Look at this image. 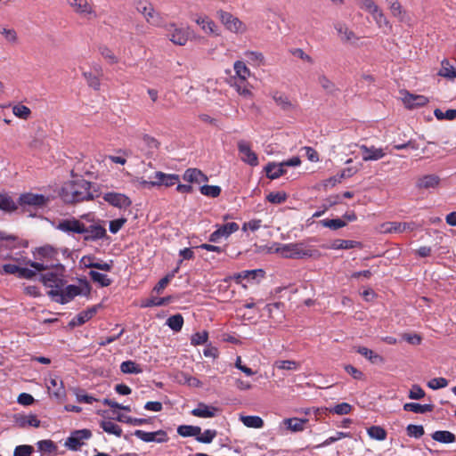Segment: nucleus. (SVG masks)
Masks as SVG:
<instances>
[{"mask_svg":"<svg viewBox=\"0 0 456 456\" xmlns=\"http://www.w3.org/2000/svg\"><path fill=\"white\" fill-rule=\"evenodd\" d=\"M391 15L399 22L409 24L411 18L399 0H385Z\"/></svg>","mask_w":456,"mask_h":456,"instance_id":"nucleus-13","label":"nucleus"},{"mask_svg":"<svg viewBox=\"0 0 456 456\" xmlns=\"http://www.w3.org/2000/svg\"><path fill=\"white\" fill-rule=\"evenodd\" d=\"M178 380L180 383H183L192 387H200L202 383L197 378L192 377L187 373L182 372L178 376Z\"/></svg>","mask_w":456,"mask_h":456,"instance_id":"nucleus-45","label":"nucleus"},{"mask_svg":"<svg viewBox=\"0 0 456 456\" xmlns=\"http://www.w3.org/2000/svg\"><path fill=\"white\" fill-rule=\"evenodd\" d=\"M216 431L207 429L203 433L200 432V435H198L197 441L204 444H208L212 442V440L216 437Z\"/></svg>","mask_w":456,"mask_h":456,"instance_id":"nucleus-63","label":"nucleus"},{"mask_svg":"<svg viewBox=\"0 0 456 456\" xmlns=\"http://www.w3.org/2000/svg\"><path fill=\"white\" fill-rule=\"evenodd\" d=\"M58 252L52 246L46 245L37 249V257L39 263L50 264L59 263L57 259Z\"/></svg>","mask_w":456,"mask_h":456,"instance_id":"nucleus-19","label":"nucleus"},{"mask_svg":"<svg viewBox=\"0 0 456 456\" xmlns=\"http://www.w3.org/2000/svg\"><path fill=\"white\" fill-rule=\"evenodd\" d=\"M102 56L110 64H116L118 62V58L116 54L108 47H103L101 49Z\"/></svg>","mask_w":456,"mask_h":456,"instance_id":"nucleus-64","label":"nucleus"},{"mask_svg":"<svg viewBox=\"0 0 456 456\" xmlns=\"http://www.w3.org/2000/svg\"><path fill=\"white\" fill-rule=\"evenodd\" d=\"M15 240L16 238L14 236L0 232V248L4 247L8 248H15Z\"/></svg>","mask_w":456,"mask_h":456,"instance_id":"nucleus-58","label":"nucleus"},{"mask_svg":"<svg viewBox=\"0 0 456 456\" xmlns=\"http://www.w3.org/2000/svg\"><path fill=\"white\" fill-rule=\"evenodd\" d=\"M318 84L323 90L328 93H332L335 90L334 83L324 75L319 76Z\"/></svg>","mask_w":456,"mask_h":456,"instance_id":"nucleus-62","label":"nucleus"},{"mask_svg":"<svg viewBox=\"0 0 456 456\" xmlns=\"http://www.w3.org/2000/svg\"><path fill=\"white\" fill-rule=\"evenodd\" d=\"M436 118L439 120L447 119L452 120L456 118V110H447L446 111H443L440 109H436L434 111Z\"/></svg>","mask_w":456,"mask_h":456,"instance_id":"nucleus-59","label":"nucleus"},{"mask_svg":"<svg viewBox=\"0 0 456 456\" xmlns=\"http://www.w3.org/2000/svg\"><path fill=\"white\" fill-rule=\"evenodd\" d=\"M16 264H6L2 267V273L5 274H16L19 278L23 279H32L36 276V271L28 267H22V264L28 265V261H25V259L16 258Z\"/></svg>","mask_w":456,"mask_h":456,"instance_id":"nucleus-7","label":"nucleus"},{"mask_svg":"<svg viewBox=\"0 0 456 456\" xmlns=\"http://www.w3.org/2000/svg\"><path fill=\"white\" fill-rule=\"evenodd\" d=\"M28 265L33 268L36 273L53 269L52 272H48L41 276V281L45 286L55 288L56 289L63 286V273L65 269L60 263L45 264L28 260Z\"/></svg>","mask_w":456,"mask_h":456,"instance_id":"nucleus-2","label":"nucleus"},{"mask_svg":"<svg viewBox=\"0 0 456 456\" xmlns=\"http://www.w3.org/2000/svg\"><path fill=\"white\" fill-rule=\"evenodd\" d=\"M432 437L434 440L440 442V443H452L455 440V436L451 433L450 431H436Z\"/></svg>","mask_w":456,"mask_h":456,"instance_id":"nucleus-44","label":"nucleus"},{"mask_svg":"<svg viewBox=\"0 0 456 456\" xmlns=\"http://www.w3.org/2000/svg\"><path fill=\"white\" fill-rule=\"evenodd\" d=\"M180 181V177L175 174H165L161 171H158L155 173L153 180L146 181L142 180L141 184L144 188H151L164 185L166 187H170L175 185Z\"/></svg>","mask_w":456,"mask_h":456,"instance_id":"nucleus-8","label":"nucleus"},{"mask_svg":"<svg viewBox=\"0 0 456 456\" xmlns=\"http://www.w3.org/2000/svg\"><path fill=\"white\" fill-rule=\"evenodd\" d=\"M287 199V194L283 191H273L270 192L266 196V200L273 204H281L284 202Z\"/></svg>","mask_w":456,"mask_h":456,"instance_id":"nucleus-61","label":"nucleus"},{"mask_svg":"<svg viewBox=\"0 0 456 456\" xmlns=\"http://www.w3.org/2000/svg\"><path fill=\"white\" fill-rule=\"evenodd\" d=\"M120 370L123 373H141L142 368L133 361L123 362L120 365Z\"/></svg>","mask_w":456,"mask_h":456,"instance_id":"nucleus-50","label":"nucleus"},{"mask_svg":"<svg viewBox=\"0 0 456 456\" xmlns=\"http://www.w3.org/2000/svg\"><path fill=\"white\" fill-rule=\"evenodd\" d=\"M234 75L230 78V85L236 92L246 99L253 97L252 86L248 82V77L251 76L250 69L247 67L245 62L237 61L233 64Z\"/></svg>","mask_w":456,"mask_h":456,"instance_id":"nucleus-3","label":"nucleus"},{"mask_svg":"<svg viewBox=\"0 0 456 456\" xmlns=\"http://www.w3.org/2000/svg\"><path fill=\"white\" fill-rule=\"evenodd\" d=\"M195 22L207 34L218 36V27L215 21L206 15H199L195 19Z\"/></svg>","mask_w":456,"mask_h":456,"instance_id":"nucleus-23","label":"nucleus"},{"mask_svg":"<svg viewBox=\"0 0 456 456\" xmlns=\"http://www.w3.org/2000/svg\"><path fill=\"white\" fill-rule=\"evenodd\" d=\"M273 99L283 110H291L295 108L289 98L283 93L274 92L273 94Z\"/></svg>","mask_w":456,"mask_h":456,"instance_id":"nucleus-33","label":"nucleus"},{"mask_svg":"<svg viewBox=\"0 0 456 456\" xmlns=\"http://www.w3.org/2000/svg\"><path fill=\"white\" fill-rule=\"evenodd\" d=\"M441 178L436 174H426L417 178L415 186L419 190H436L440 186Z\"/></svg>","mask_w":456,"mask_h":456,"instance_id":"nucleus-15","label":"nucleus"},{"mask_svg":"<svg viewBox=\"0 0 456 456\" xmlns=\"http://www.w3.org/2000/svg\"><path fill=\"white\" fill-rule=\"evenodd\" d=\"M276 252L286 258H302L313 256L312 250L306 249L301 242L284 244L277 248Z\"/></svg>","mask_w":456,"mask_h":456,"instance_id":"nucleus-6","label":"nucleus"},{"mask_svg":"<svg viewBox=\"0 0 456 456\" xmlns=\"http://www.w3.org/2000/svg\"><path fill=\"white\" fill-rule=\"evenodd\" d=\"M75 395L77 397V402L83 403H93L94 402H96L97 399L90 395H87L84 390L81 389H76L74 391Z\"/></svg>","mask_w":456,"mask_h":456,"instance_id":"nucleus-60","label":"nucleus"},{"mask_svg":"<svg viewBox=\"0 0 456 456\" xmlns=\"http://www.w3.org/2000/svg\"><path fill=\"white\" fill-rule=\"evenodd\" d=\"M38 449L43 453H55L56 446L51 440H43L37 443Z\"/></svg>","mask_w":456,"mask_h":456,"instance_id":"nucleus-55","label":"nucleus"},{"mask_svg":"<svg viewBox=\"0 0 456 456\" xmlns=\"http://www.w3.org/2000/svg\"><path fill=\"white\" fill-rule=\"evenodd\" d=\"M216 230L209 236V241L214 243L219 242L222 239H227L231 234L239 230V224L235 222L216 225Z\"/></svg>","mask_w":456,"mask_h":456,"instance_id":"nucleus-12","label":"nucleus"},{"mask_svg":"<svg viewBox=\"0 0 456 456\" xmlns=\"http://www.w3.org/2000/svg\"><path fill=\"white\" fill-rule=\"evenodd\" d=\"M20 204L35 207L45 206L48 199L42 194L25 193L20 197Z\"/></svg>","mask_w":456,"mask_h":456,"instance_id":"nucleus-25","label":"nucleus"},{"mask_svg":"<svg viewBox=\"0 0 456 456\" xmlns=\"http://www.w3.org/2000/svg\"><path fill=\"white\" fill-rule=\"evenodd\" d=\"M79 294H81V289L76 285H69L64 289H52L48 292L50 297L61 304L69 302Z\"/></svg>","mask_w":456,"mask_h":456,"instance_id":"nucleus-10","label":"nucleus"},{"mask_svg":"<svg viewBox=\"0 0 456 456\" xmlns=\"http://www.w3.org/2000/svg\"><path fill=\"white\" fill-rule=\"evenodd\" d=\"M82 75L86 79L88 86L95 91H99L101 89L100 77L102 75L101 68L97 69V73H93L92 71H85Z\"/></svg>","mask_w":456,"mask_h":456,"instance_id":"nucleus-29","label":"nucleus"},{"mask_svg":"<svg viewBox=\"0 0 456 456\" xmlns=\"http://www.w3.org/2000/svg\"><path fill=\"white\" fill-rule=\"evenodd\" d=\"M274 367L279 370H297L299 369V363L291 360L276 361L274 362Z\"/></svg>","mask_w":456,"mask_h":456,"instance_id":"nucleus-48","label":"nucleus"},{"mask_svg":"<svg viewBox=\"0 0 456 456\" xmlns=\"http://www.w3.org/2000/svg\"><path fill=\"white\" fill-rule=\"evenodd\" d=\"M240 420L248 428H261L264 426V420L258 416H241Z\"/></svg>","mask_w":456,"mask_h":456,"instance_id":"nucleus-41","label":"nucleus"},{"mask_svg":"<svg viewBox=\"0 0 456 456\" xmlns=\"http://www.w3.org/2000/svg\"><path fill=\"white\" fill-rule=\"evenodd\" d=\"M200 192L205 196L216 198L220 195L221 188L216 185H203L200 187Z\"/></svg>","mask_w":456,"mask_h":456,"instance_id":"nucleus-56","label":"nucleus"},{"mask_svg":"<svg viewBox=\"0 0 456 456\" xmlns=\"http://www.w3.org/2000/svg\"><path fill=\"white\" fill-rule=\"evenodd\" d=\"M434 409L432 404H419L416 403H407L403 405V410L406 411H412L414 413H426L430 412Z\"/></svg>","mask_w":456,"mask_h":456,"instance_id":"nucleus-36","label":"nucleus"},{"mask_svg":"<svg viewBox=\"0 0 456 456\" xmlns=\"http://www.w3.org/2000/svg\"><path fill=\"white\" fill-rule=\"evenodd\" d=\"M417 228V224L413 222H387L380 225V232L383 233H403L405 232H412Z\"/></svg>","mask_w":456,"mask_h":456,"instance_id":"nucleus-11","label":"nucleus"},{"mask_svg":"<svg viewBox=\"0 0 456 456\" xmlns=\"http://www.w3.org/2000/svg\"><path fill=\"white\" fill-rule=\"evenodd\" d=\"M330 412L338 415H346L352 411V406L347 403H341L329 409Z\"/></svg>","mask_w":456,"mask_h":456,"instance_id":"nucleus-57","label":"nucleus"},{"mask_svg":"<svg viewBox=\"0 0 456 456\" xmlns=\"http://www.w3.org/2000/svg\"><path fill=\"white\" fill-rule=\"evenodd\" d=\"M103 199L110 205L119 208H126L131 205L130 199L122 193L108 192L104 194Z\"/></svg>","mask_w":456,"mask_h":456,"instance_id":"nucleus-20","label":"nucleus"},{"mask_svg":"<svg viewBox=\"0 0 456 456\" xmlns=\"http://www.w3.org/2000/svg\"><path fill=\"white\" fill-rule=\"evenodd\" d=\"M138 12L143 15L148 23L153 26L160 24L159 14L154 10L151 4L146 1H141L137 4Z\"/></svg>","mask_w":456,"mask_h":456,"instance_id":"nucleus-14","label":"nucleus"},{"mask_svg":"<svg viewBox=\"0 0 456 456\" xmlns=\"http://www.w3.org/2000/svg\"><path fill=\"white\" fill-rule=\"evenodd\" d=\"M456 67L452 65L447 60H444L441 62V69L438 75L446 78H455Z\"/></svg>","mask_w":456,"mask_h":456,"instance_id":"nucleus-38","label":"nucleus"},{"mask_svg":"<svg viewBox=\"0 0 456 456\" xmlns=\"http://www.w3.org/2000/svg\"><path fill=\"white\" fill-rule=\"evenodd\" d=\"M238 150L240 154V159L250 165L251 167H256L258 165V158L257 155L251 150L248 142L240 140L238 142Z\"/></svg>","mask_w":456,"mask_h":456,"instance_id":"nucleus-16","label":"nucleus"},{"mask_svg":"<svg viewBox=\"0 0 456 456\" xmlns=\"http://www.w3.org/2000/svg\"><path fill=\"white\" fill-rule=\"evenodd\" d=\"M219 411L217 407L200 403L198 406L191 411V414L199 418H213Z\"/></svg>","mask_w":456,"mask_h":456,"instance_id":"nucleus-27","label":"nucleus"},{"mask_svg":"<svg viewBox=\"0 0 456 456\" xmlns=\"http://www.w3.org/2000/svg\"><path fill=\"white\" fill-rule=\"evenodd\" d=\"M0 35L10 45H17L19 43V37L17 31L8 26H0Z\"/></svg>","mask_w":456,"mask_h":456,"instance_id":"nucleus-34","label":"nucleus"},{"mask_svg":"<svg viewBox=\"0 0 456 456\" xmlns=\"http://www.w3.org/2000/svg\"><path fill=\"white\" fill-rule=\"evenodd\" d=\"M91 185V183L84 179L67 182L61 189L60 197L65 203L69 204L93 200L94 194L90 191Z\"/></svg>","mask_w":456,"mask_h":456,"instance_id":"nucleus-1","label":"nucleus"},{"mask_svg":"<svg viewBox=\"0 0 456 456\" xmlns=\"http://www.w3.org/2000/svg\"><path fill=\"white\" fill-rule=\"evenodd\" d=\"M340 40L344 43L355 44L359 37L346 25L338 23L335 26Z\"/></svg>","mask_w":456,"mask_h":456,"instance_id":"nucleus-26","label":"nucleus"},{"mask_svg":"<svg viewBox=\"0 0 456 456\" xmlns=\"http://www.w3.org/2000/svg\"><path fill=\"white\" fill-rule=\"evenodd\" d=\"M360 150L362 152V159L364 161L379 160L385 156V153L381 148H376L374 146L367 147L366 145H361Z\"/></svg>","mask_w":456,"mask_h":456,"instance_id":"nucleus-28","label":"nucleus"},{"mask_svg":"<svg viewBox=\"0 0 456 456\" xmlns=\"http://www.w3.org/2000/svg\"><path fill=\"white\" fill-rule=\"evenodd\" d=\"M321 224L324 227L338 230L346 226V223L339 218L337 219H324L321 221Z\"/></svg>","mask_w":456,"mask_h":456,"instance_id":"nucleus-54","label":"nucleus"},{"mask_svg":"<svg viewBox=\"0 0 456 456\" xmlns=\"http://www.w3.org/2000/svg\"><path fill=\"white\" fill-rule=\"evenodd\" d=\"M48 390L52 388H56L53 391V394L55 397L59 398L64 395V389L61 386V381H59L57 379H51L49 384L47 385Z\"/></svg>","mask_w":456,"mask_h":456,"instance_id":"nucleus-52","label":"nucleus"},{"mask_svg":"<svg viewBox=\"0 0 456 456\" xmlns=\"http://www.w3.org/2000/svg\"><path fill=\"white\" fill-rule=\"evenodd\" d=\"M89 276L94 282L99 283L102 287H108L111 284V280L106 274L96 271H90Z\"/></svg>","mask_w":456,"mask_h":456,"instance_id":"nucleus-43","label":"nucleus"},{"mask_svg":"<svg viewBox=\"0 0 456 456\" xmlns=\"http://www.w3.org/2000/svg\"><path fill=\"white\" fill-rule=\"evenodd\" d=\"M17 208L16 204L6 194H0V209L7 212L14 211Z\"/></svg>","mask_w":456,"mask_h":456,"instance_id":"nucleus-46","label":"nucleus"},{"mask_svg":"<svg viewBox=\"0 0 456 456\" xmlns=\"http://www.w3.org/2000/svg\"><path fill=\"white\" fill-rule=\"evenodd\" d=\"M56 228L64 232L81 234L85 232V224L76 218H69L59 221Z\"/></svg>","mask_w":456,"mask_h":456,"instance_id":"nucleus-18","label":"nucleus"},{"mask_svg":"<svg viewBox=\"0 0 456 456\" xmlns=\"http://www.w3.org/2000/svg\"><path fill=\"white\" fill-rule=\"evenodd\" d=\"M357 353L367 358L369 361H370L372 363H378V362H383V358L379 354L374 353L372 350L364 347V346H359L356 349Z\"/></svg>","mask_w":456,"mask_h":456,"instance_id":"nucleus-40","label":"nucleus"},{"mask_svg":"<svg viewBox=\"0 0 456 456\" xmlns=\"http://www.w3.org/2000/svg\"><path fill=\"white\" fill-rule=\"evenodd\" d=\"M90 436L91 432L88 429L77 430L68 437L64 444L70 450L77 451Z\"/></svg>","mask_w":456,"mask_h":456,"instance_id":"nucleus-17","label":"nucleus"},{"mask_svg":"<svg viewBox=\"0 0 456 456\" xmlns=\"http://www.w3.org/2000/svg\"><path fill=\"white\" fill-rule=\"evenodd\" d=\"M12 113L19 118L28 119L31 115V110L28 107L23 104H16L12 107Z\"/></svg>","mask_w":456,"mask_h":456,"instance_id":"nucleus-49","label":"nucleus"},{"mask_svg":"<svg viewBox=\"0 0 456 456\" xmlns=\"http://www.w3.org/2000/svg\"><path fill=\"white\" fill-rule=\"evenodd\" d=\"M372 19L376 22L378 28H386L387 30L392 29V24L388 19L385 16L383 11L379 8L372 15Z\"/></svg>","mask_w":456,"mask_h":456,"instance_id":"nucleus-35","label":"nucleus"},{"mask_svg":"<svg viewBox=\"0 0 456 456\" xmlns=\"http://www.w3.org/2000/svg\"><path fill=\"white\" fill-rule=\"evenodd\" d=\"M134 436L144 442L163 443L167 440V433L163 430H159L156 432L136 430L134 432Z\"/></svg>","mask_w":456,"mask_h":456,"instance_id":"nucleus-21","label":"nucleus"},{"mask_svg":"<svg viewBox=\"0 0 456 456\" xmlns=\"http://www.w3.org/2000/svg\"><path fill=\"white\" fill-rule=\"evenodd\" d=\"M368 435L376 440L382 441L387 437L386 430L379 426H372L367 429Z\"/></svg>","mask_w":456,"mask_h":456,"instance_id":"nucleus-47","label":"nucleus"},{"mask_svg":"<svg viewBox=\"0 0 456 456\" xmlns=\"http://www.w3.org/2000/svg\"><path fill=\"white\" fill-rule=\"evenodd\" d=\"M358 4L362 10L368 12L370 15L379 8L374 0H359Z\"/></svg>","mask_w":456,"mask_h":456,"instance_id":"nucleus-53","label":"nucleus"},{"mask_svg":"<svg viewBox=\"0 0 456 456\" xmlns=\"http://www.w3.org/2000/svg\"><path fill=\"white\" fill-rule=\"evenodd\" d=\"M177 433L183 437L193 436L196 437L200 435V428L198 426L182 425L177 428Z\"/></svg>","mask_w":456,"mask_h":456,"instance_id":"nucleus-37","label":"nucleus"},{"mask_svg":"<svg viewBox=\"0 0 456 456\" xmlns=\"http://www.w3.org/2000/svg\"><path fill=\"white\" fill-rule=\"evenodd\" d=\"M217 15L222 24L231 32L244 34L248 30L247 25L231 12L221 10Z\"/></svg>","mask_w":456,"mask_h":456,"instance_id":"nucleus-5","label":"nucleus"},{"mask_svg":"<svg viewBox=\"0 0 456 456\" xmlns=\"http://www.w3.org/2000/svg\"><path fill=\"white\" fill-rule=\"evenodd\" d=\"M307 419L289 418L283 420V425L292 432H299L305 429Z\"/></svg>","mask_w":456,"mask_h":456,"instance_id":"nucleus-32","label":"nucleus"},{"mask_svg":"<svg viewBox=\"0 0 456 456\" xmlns=\"http://www.w3.org/2000/svg\"><path fill=\"white\" fill-rule=\"evenodd\" d=\"M265 171L266 176L272 180L277 179L286 173V169L283 167L281 162V163H274V162L268 163L265 167Z\"/></svg>","mask_w":456,"mask_h":456,"instance_id":"nucleus-31","label":"nucleus"},{"mask_svg":"<svg viewBox=\"0 0 456 456\" xmlns=\"http://www.w3.org/2000/svg\"><path fill=\"white\" fill-rule=\"evenodd\" d=\"M67 5L77 16L86 20L97 18V12L92 0H66Z\"/></svg>","mask_w":456,"mask_h":456,"instance_id":"nucleus-4","label":"nucleus"},{"mask_svg":"<svg viewBox=\"0 0 456 456\" xmlns=\"http://www.w3.org/2000/svg\"><path fill=\"white\" fill-rule=\"evenodd\" d=\"M166 31L168 39L177 45H186L191 36V30L188 27H177L174 23L167 25Z\"/></svg>","mask_w":456,"mask_h":456,"instance_id":"nucleus-9","label":"nucleus"},{"mask_svg":"<svg viewBox=\"0 0 456 456\" xmlns=\"http://www.w3.org/2000/svg\"><path fill=\"white\" fill-rule=\"evenodd\" d=\"M360 246V242L349 240H336L330 248L333 249H349Z\"/></svg>","mask_w":456,"mask_h":456,"instance_id":"nucleus-42","label":"nucleus"},{"mask_svg":"<svg viewBox=\"0 0 456 456\" xmlns=\"http://www.w3.org/2000/svg\"><path fill=\"white\" fill-rule=\"evenodd\" d=\"M84 234L85 240H97L106 236V229L100 224H93L88 227L85 225Z\"/></svg>","mask_w":456,"mask_h":456,"instance_id":"nucleus-24","label":"nucleus"},{"mask_svg":"<svg viewBox=\"0 0 456 456\" xmlns=\"http://www.w3.org/2000/svg\"><path fill=\"white\" fill-rule=\"evenodd\" d=\"M403 102L408 109L424 106L428 103V100L424 95L411 94L408 92L403 94Z\"/></svg>","mask_w":456,"mask_h":456,"instance_id":"nucleus-22","label":"nucleus"},{"mask_svg":"<svg viewBox=\"0 0 456 456\" xmlns=\"http://www.w3.org/2000/svg\"><path fill=\"white\" fill-rule=\"evenodd\" d=\"M183 180L189 183H201L207 182L208 179L200 169L189 168L183 174Z\"/></svg>","mask_w":456,"mask_h":456,"instance_id":"nucleus-30","label":"nucleus"},{"mask_svg":"<svg viewBox=\"0 0 456 456\" xmlns=\"http://www.w3.org/2000/svg\"><path fill=\"white\" fill-rule=\"evenodd\" d=\"M101 428L108 434L114 435L118 437L121 436V428L111 420H102L101 422Z\"/></svg>","mask_w":456,"mask_h":456,"instance_id":"nucleus-39","label":"nucleus"},{"mask_svg":"<svg viewBox=\"0 0 456 456\" xmlns=\"http://www.w3.org/2000/svg\"><path fill=\"white\" fill-rule=\"evenodd\" d=\"M167 325L175 331H179L183 324V319L181 314L170 316L167 321Z\"/></svg>","mask_w":456,"mask_h":456,"instance_id":"nucleus-51","label":"nucleus"}]
</instances>
